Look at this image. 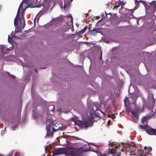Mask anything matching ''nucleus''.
<instances>
[{
  "label": "nucleus",
  "mask_w": 156,
  "mask_h": 156,
  "mask_svg": "<svg viewBox=\"0 0 156 156\" xmlns=\"http://www.w3.org/2000/svg\"><path fill=\"white\" fill-rule=\"evenodd\" d=\"M137 2H138V1L137 0H135V2L136 3ZM138 2L139 3H142L143 4H145V1H142V0H140V1H138Z\"/></svg>",
  "instance_id": "20"
},
{
  "label": "nucleus",
  "mask_w": 156,
  "mask_h": 156,
  "mask_svg": "<svg viewBox=\"0 0 156 156\" xmlns=\"http://www.w3.org/2000/svg\"><path fill=\"white\" fill-rule=\"evenodd\" d=\"M35 71L37 73V69H35Z\"/></svg>",
  "instance_id": "35"
},
{
  "label": "nucleus",
  "mask_w": 156,
  "mask_h": 156,
  "mask_svg": "<svg viewBox=\"0 0 156 156\" xmlns=\"http://www.w3.org/2000/svg\"><path fill=\"white\" fill-rule=\"evenodd\" d=\"M76 154L75 151H69L68 152V154L71 156H75Z\"/></svg>",
  "instance_id": "15"
},
{
  "label": "nucleus",
  "mask_w": 156,
  "mask_h": 156,
  "mask_svg": "<svg viewBox=\"0 0 156 156\" xmlns=\"http://www.w3.org/2000/svg\"><path fill=\"white\" fill-rule=\"evenodd\" d=\"M98 156H106V155L105 154H102L100 153H98Z\"/></svg>",
  "instance_id": "25"
},
{
  "label": "nucleus",
  "mask_w": 156,
  "mask_h": 156,
  "mask_svg": "<svg viewBox=\"0 0 156 156\" xmlns=\"http://www.w3.org/2000/svg\"><path fill=\"white\" fill-rule=\"evenodd\" d=\"M57 0H55V1H57Z\"/></svg>",
  "instance_id": "41"
},
{
  "label": "nucleus",
  "mask_w": 156,
  "mask_h": 156,
  "mask_svg": "<svg viewBox=\"0 0 156 156\" xmlns=\"http://www.w3.org/2000/svg\"><path fill=\"white\" fill-rule=\"evenodd\" d=\"M115 147L116 148H117V147Z\"/></svg>",
  "instance_id": "40"
},
{
  "label": "nucleus",
  "mask_w": 156,
  "mask_h": 156,
  "mask_svg": "<svg viewBox=\"0 0 156 156\" xmlns=\"http://www.w3.org/2000/svg\"><path fill=\"white\" fill-rule=\"evenodd\" d=\"M136 111V112L138 113H140L143 112L144 110V107L143 106L141 108H136V109L134 110Z\"/></svg>",
  "instance_id": "12"
},
{
  "label": "nucleus",
  "mask_w": 156,
  "mask_h": 156,
  "mask_svg": "<svg viewBox=\"0 0 156 156\" xmlns=\"http://www.w3.org/2000/svg\"><path fill=\"white\" fill-rule=\"evenodd\" d=\"M71 2H73V0H70Z\"/></svg>",
  "instance_id": "38"
},
{
  "label": "nucleus",
  "mask_w": 156,
  "mask_h": 156,
  "mask_svg": "<svg viewBox=\"0 0 156 156\" xmlns=\"http://www.w3.org/2000/svg\"><path fill=\"white\" fill-rule=\"evenodd\" d=\"M144 148L145 150H146L147 149V147H144Z\"/></svg>",
  "instance_id": "36"
},
{
  "label": "nucleus",
  "mask_w": 156,
  "mask_h": 156,
  "mask_svg": "<svg viewBox=\"0 0 156 156\" xmlns=\"http://www.w3.org/2000/svg\"><path fill=\"white\" fill-rule=\"evenodd\" d=\"M102 52H101V55H100V56L99 58V59L100 60H101L102 59Z\"/></svg>",
  "instance_id": "26"
},
{
  "label": "nucleus",
  "mask_w": 156,
  "mask_h": 156,
  "mask_svg": "<svg viewBox=\"0 0 156 156\" xmlns=\"http://www.w3.org/2000/svg\"><path fill=\"white\" fill-rule=\"evenodd\" d=\"M141 122L143 125H140V127L142 129H144L146 132L150 135L156 136V129L150 128L147 126V121L146 117H143L141 119Z\"/></svg>",
  "instance_id": "1"
},
{
  "label": "nucleus",
  "mask_w": 156,
  "mask_h": 156,
  "mask_svg": "<svg viewBox=\"0 0 156 156\" xmlns=\"http://www.w3.org/2000/svg\"><path fill=\"white\" fill-rule=\"evenodd\" d=\"M76 122L77 124L79 126L82 127L84 126L86 128H87L90 126L92 122L91 119H89L83 121L78 120Z\"/></svg>",
  "instance_id": "2"
},
{
  "label": "nucleus",
  "mask_w": 156,
  "mask_h": 156,
  "mask_svg": "<svg viewBox=\"0 0 156 156\" xmlns=\"http://www.w3.org/2000/svg\"><path fill=\"white\" fill-rule=\"evenodd\" d=\"M87 26L85 27H84L83 30H82V31H83V32L84 31H85L87 30Z\"/></svg>",
  "instance_id": "27"
},
{
  "label": "nucleus",
  "mask_w": 156,
  "mask_h": 156,
  "mask_svg": "<svg viewBox=\"0 0 156 156\" xmlns=\"http://www.w3.org/2000/svg\"><path fill=\"white\" fill-rule=\"evenodd\" d=\"M8 41L9 42H10V43L12 42V37H10L9 35L8 36Z\"/></svg>",
  "instance_id": "22"
},
{
  "label": "nucleus",
  "mask_w": 156,
  "mask_h": 156,
  "mask_svg": "<svg viewBox=\"0 0 156 156\" xmlns=\"http://www.w3.org/2000/svg\"><path fill=\"white\" fill-rule=\"evenodd\" d=\"M118 6H119V5L118 6H115L113 8V9H115L116 10L118 9Z\"/></svg>",
  "instance_id": "28"
},
{
  "label": "nucleus",
  "mask_w": 156,
  "mask_h": 156,
  "mask_svg": "<svg viewBox=\"0 0 156 156\" xmlns=\"http://www.w3.org/2000/svg\"><path fill=\"white\" fill-rule=\"evenodd\" d=\"M19 155L20 154L19 153L17 152H16L15 154V156H19Z\"/></svg>",
  "instance_id": "30"
},
{
  "label": "nucleus",
  "mask_w": 156,
  "mask_h": 156,
  "mask_svg": "<svg viewBox=\"0 0 156 156\" xmlns=\"http://www.w3.org/2000/svg\"><path fill=\"white\" fill-rule=\"evenodd\" d=\"M5 47L2 45H0V49L2 52L4 54L5 53V52L4 51L5 50Z\"/></svg>",
  "instance_id": "17"
},
{
  "label": "nucleus",
  "mask_w": 156,
  "mask_h": 156,
  "mask_svg": "<svg viewBox=\"0 0 156 156\" xmlns=\"http://www.w3.org/2000/svg\"><path fill=\"white\" fill-rule=\"evenodd\" d=\"M124 101L126 106H127V105H129L130 104V103L129 101L128 97L126 98L124 100Z\"/></svg>",
  "instance_id": "14"
},
{
  "label": "nucleus",
  "mask_w": 156,
  "mask_h": 156,
  "mask_svg": "<svg viewBox=\"0 0 156 156\" xmlns=\"http://www.w3.org/2000/svg\"><path fill=\"white\" fill-rule=\"evenodd\" d=\"M101 20H101H99L98 21V22H100Z\"/></svg>",
  "instance_id": "37"
},
{
  "label": "nucleus",
  "mask_w": 156,
  "mask_h": 156,
  "mask_svg": "<svg viewBox=\"0 0 156 156\" xmlns=\"http://www.w3.org/2000/svg\"><path fill=\"white\" fill-rule=\"evenodd\" d=\"M130 112L132 113V118L134 121L136 122L139 120V115L138 113L136 112V111L131 110Z\"/></svg>",
  "instance_id": "7"
},
{
  "label": "nucleus",
  "mask_w": 156,
  "mask_h": 156,
  "mask_svg": "<svg viewBox=\"0 0 156 156\" xmlns=\"http://www.w3.org/2000/svg\"><path fill=\"white\" fill-rule=\"evenodd\" d=\"M11 37H15L16 36H15V34L14 33V31H12L11 34L10 35Z\"/></svg>",
  "instance_id": "23"
},
{
  "label": "nucleus",
  "mask_w": 156,
  "mask_h": 156,
  "mask_svg": "<svg viewBox=\"0 0 156 156\" xmlns=\"http://www.w3.org/2000/svg\"><path fill=\"white\" fill-rule=\"evenodd\" d=\"M54 106L53 105H51L49 106L48 108V111H53L54 110Z\"/></svg>",
  "instance_id": "16"
},
{
  "label": "nucleus",
  "mask_w": 156,
  "mask_h": 156,
  "mask_svg": "<svg viewBox=\"0 0 156 156\" xmlns=\"http://www.w3.org/2000/svg\"><path fill=\"white\" fill-rule=\"evenodd\" d=\"M137 9L135 7L133 9H129L130 11V15L132 16L133 14L134 11Z\"/></svg>",
  "instance_id": "18"
},
{
  "label": "nucleus",
  "mask_w": 156,
  "mask_h": 156,
  "mask_svg": "<svg viewBox=\"0 0 156 156\" xmlns=\"http://www.w3.org/2000/svg\"><path fill=\"white\" fill-rule=\"evenodd\" d=\"M70 18H71V20L72 21V20H73V17H72V16H70Z\"/></svg>",
  "instance_id": "33"
},
{
  "label": "nucleus",
  "mask_w": 156,
  "mask_h": 156,
  "mask_svg": "<svg viewBox=\"0 0 156 156\" xmlns=\"http://www.w3.org/2000/svg\"><path fill=\"white\" fill-rule=\"evenodd\" d=\"M10 76L13 79H15V76L13 75H10Z\"/></svg>",
  "instance_id": "29"
},
{
  "label": "nucleus",
  "mask_w": 156,
  "mask_h": 156,
  "mask_svg": "<svg viewBox=\"0 0 156 156\" xmlns=\"http://www.w3.org/2000/svg\"><path fill=\"white\" fill-rule=\"evenodd\" d=\"M110 152L111 154H114L115 153L116 151L114 149H111L110 150Z\"/></svg>",
  "instance_id": "21"
},
{
  "label": "nucleus",
  "mask_w": 156,
  "mask_h": 156,
  "mask_svg": "<svg viewBox=\"0 0 156 156\" xmlns=\"http://www.w3.org/2000/svg\"><path fill=\"white\" fill-rule=\"evenodd\" d=\"M47 134L46 136H51L53 135V133L56 131V130L54 128V127L51 128L49 126H47Z\"/></svg>",
  "instance_id": "8"
},
{
  "label": "nucleus",
  "mask_w": 156,
  "mask_h": 156,
  "mask_svg": "<svg viewBox=\"0 0 156 156\" xmlns=\"http://www.w3.org/2000/svg\"><path fill=\"white\" fill-rule=\"evenodd\" d=\"M120 156V154H117L116 156Z\"/></svg>",
  "instance_id": "34"
},
{
  "label": "nucleus",
  "mask_w": 156,
  "mask_h": 156,
  "mask_svg": "<svg viewBox=\"0 0 156 156\" xmlns=\"http://www.w3.org/2000/svg\"><path fill=\"white\" fill-rule=\"evenodd\" d=\"M25 0H23L20 4L19 8L18 9V12H17V15L14 20V24L15 27H17L18 25V19H20L19 18L20 12V9L21 8H22L23 6V3H25V5H26L27 4H26V2H25Z\"/></svg>",
  "instance_id": "4"
},
{
  "label": "nucleus",
  "mask_w": 156,
  "mask_h": 156,
  "mask_svg": "<svg viewBox=\"0 0 156 156\" xmlns=\"http://www.w3.org/2000/svg\"><path fill=\"white\" fill-rule=\"evenodd\" d=\"M28 7L27 6L24 9H22V11L21 12V14L22 15V17L23 18V20L24 21V19L23 18V16L24 14L25 11L26 10V9Z\"/></svg>",
  "instance_id": "13"
},
{
  "label": "nucleus",
  "mask_w": 156,
  "mask_h": 156,
  "mask_svg": "<svg viewBox=\"0 0 156 156\" xmlns=\"http://www.w3.org/2000/svg\"><path fill=\"white\" fill-rule=\"evenodd\" d=\"M0 156H4L2 155H1V154H0Z\"/></svg>",
  "instance_id": "39"
},
{
  "label": "nucleus",
  "mask_w": 156,
  "mask_h": 156,
  "mask_svg": "<svg viewBox=\"0 0 156 156\" xmlns=\"http://www.w3.org/2000/svg\"><path fill=\"white\" fill-rule=\"evenodd\" d=\"M37 2V0H25L24 2L27 4V6L28 7L30 6L31 8L35 7Z\"/></svg>",
  "instance_id": "6"
},
{
  "label": "nucleus",
  "mask_w": 156,
  "mask_h": 156,
  "mask_svg": "<svg viewBox=\"0 0 156 156\" xmlns=\"http://www.w3.org/2000/svg\"><path fill=\"white\" fill-rule=\"evenodd\" d=\"M66 149L63 148H60L55 150L52 156H55L60 154H65L66 152Z\"/></svg>",
  "instance_id": "9"
},
{
  "label": "nucleus",
  "mask_w": 156,
  "mask_h": 156,
  "mask_svg": "<svg viewBox=\"0 0 156 156\" xmlns=\"http://www.w3.org/2000/svg\"><path fill=\"white\" fill-rule=\"evenodd\" d=\"M149 5L145 2L144 5L147 11H155L156 9V1H153L151 3H149Z\"/></svg>",
  "instance_id": "3"
},
{
  "label": "nucleus",
  "mask_w": 156,
  "mask_h": 156,
  "mask_svg": "<svg viewBox=\"0 0 156 156\" xmlns=\"http://www.w3.org/2000/svg\"><path fill=\"white\" fill-rule=\"evenodd\" d=\"M98 29H94L92 30H90L87 32V34L91 35H96L99 32L97 31Z\"/></svg>",
  "instance_id": "11"
},
{
  "label": "nucleus",
  "mask_w": 156,
  "mask_h": 156,
  "mask_svg": "<svg viewBox=\"0 0 156 156\" xmlns=\"http://www.w3.org/2000/svg\"><path fill=\"white\" fill-rule=\"evenodd\" d=\"M152 148L150 147L148 149V152H147L146 154H144V152L142 150H138L136 152V156H150V154L149 153H150V151H151Z\"/></svg>",
  "instance_id": "5"
},
{
  "label": "nucleus",
  "mask_w": 156,
  "mask_h": 156,
  "mask_svg": "<svg viewBox=\"0 0 156 156\" xmlns=\"http://www.w3.org/2000/svg\"><path fill=\"white\" fill-rule=\"evenodd\" d=\"M126 2H119V5H121L122 7L125 4Z\"/></svg>",
  "instance_id": "19"
},
{
  "label": "nucleus",
  "mask_w": 156,
  "mask_h": 156,
  "mask_svg": "<svg viewBox=\"0 0 156 156\" xmlns=\"http://www.w3.org/2000/svg\"><path fill=\"white\" fill-rule=\"evenodd\" d=\"M151 99H152V103H154L155 102V100L154 99V98H152Z\"/></svg>",
  "instance_id": "32"
},
{
  "label": "nucleus",
  "mask_w": 156,
  "mask_h": 156,
  "mask_svg": "<svg viewBox=\"0 0 156 156\" xmlns=\"http://www.w3.org/2000/svg\"><path fill=\"white\" fill-rule=\"evenodd\" d=\"M121 9H124L125 10H127V9L126 8H125L123 6L122 7V6H121Z\"/></svg>",
  "instance_id": "31"
},
{
  "label": "nucleus",
  "mask_w": 156,
  "mask_h": 156,
  "mask_svg": "<svg viewBox=\"0 0 156 156\" xmlns=\"http://www.w3.org/2000/svg\"><path fill=\"white\" fill-rule=\"evenodd\" d=\"M76 120L74 118H72L71 120H72L76 124H77V122H76L77 120Z\"/></svg>",
  "instance_id": "24"
},
{
  "label": "nucleus",
  "mask_w": 156,
  "mask_h": 156,
  "mask_svg": "<svg viewBox=\"0 0 156 156\" xmlns=\"http://www.w3.org/2000/svg\"><path fill=\"white\" fill-rule=\"evenodd\" d=\"M47 126H49L51 128L54 127L55 126V122L52 119H47L46 121Z\"/></svg>",
  "instance_id": "10"
}]
</instances>
